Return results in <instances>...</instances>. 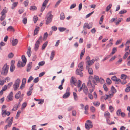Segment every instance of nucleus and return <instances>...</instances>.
Listing matches in <instances>:
<instances>
[{"label":"nucleus","mask_w":130,"mask_h":130,"mask_svg":"<svg viewBox=\"0 0 130 130\" xmlns=\"http://www.w3.org/2000/svg\"><path fill=\"white\" fill-rule=\"evenodd\" d=\"M121 110L120 109L118 110L116 112V114L118 116H120L121 113Z\"/></svg>","instance_id":"obj_59"},{"label":"nucleus","mask_w":130,"mask_h":130,"mask_svg":"<svg viewBox=\"0 0 130 130\" xmlns=\"http://www.w3.org/2000/svg\"><path fill=\"white\" fill-rule=\"evenodd\" d=\"M7 12V10L5 9H4L2 11L1 13V14H2L3 15H5L6 13Z\"/></svg>","instance_id":"obj_35"},{"label":"nucleus","mask_w":130,"mask_h":130,"mask_svg":"<svg viewBox=\"0 0 130 130\" xmlns=\"http://www.w3.org/2000/svg\"><path fill=\"white\" fill-rule=\"evenodd\" d=\"M83 70H81L80 69H77L76 71V74L77 75H79L80 77H82L83 76V73L82 72Z\"/></svg>","instance_id":"obj_10"},{"label":"nucleus","mask_w":130,"mask_h":130,"mask_svg":"<svg viewBox=\"0 0 130 130\" xmlns=\"http://www.w3.org/2000/svg\"><path fill=\"white\" fill-rule=\"evenodd\" d=\"M112 5L111 4H110L109 5L107 6L106 9V11H108L111 7Z\"/></svg>","instance_id":"obj_28"},{"label":"nucleus","mask_w":130,"mask_h":130,"mask_svg":"<svg viewBox=\"0 0 130 130\" xmlns=\"http://www.w3.org/2000/svg\"><path fill=\"white\" fill-rule=\"evenodd\" d=\"M51 11H50L47 14V15L49 16L47 18L46 22V24L47 25H48L49 23H50L52 20L53 16L51 14Z\"/></svg>","instance_id":"obj_5"},{"label":"nucleus","mask_w":130,"mask_h":130,"mask_svg":"<svg viewBox=\"0 0 130 130\" xmlns=\"http://www.w3.org/2000/svg\"><path fill=\"white\" fill-rule=\"evenodd\" d=\"M87 123L85 124V128L87 130H89L90 128H92L93 126L92 123V122L89 120H88L86 121Z\"/></svg>","instance_id":"obj_3"},{"label":"nucleus","mask_w":130,"mask_h":130,"mask_svg":"<svg viewBox=\"0 0 130 130\" xmlns=\"http://www.w3.org/2000/svg\"><path fill=\"white\" fill-rule=\"evenodd\" d=\"M83 63L82 62H81L78 65V67L79 69H81V70H83L84 69L83 67Z\"/></svg>","instance_id":"obj_19"},{"label":"nucleus","mask_w":130,"mask_h":130,"mask_svg":"<svg viewBox=\"0 0 130 130\" xmlns=\"http://www.w3.org/2000/svg\"><path fill=\"white\" fill-rule=\"evenodd\" d=\"M86 69L88 70L89 73L90 75L93 74V71L92 68L90 67L89 66H86Z\"/></svg>","instance_id":"obj_11"},{"label":"nucleus","mask_w":130,"mask_h":130,"mask_svg":"<svg viewBox=\"0 0 130 130\" xmlns=\"http://www.w3.org/2000/svg\"><path fill=\"white\" fill-rule=\"evenodd\" d=\"M122 19L121 18H120L118 19V20L116 22V25H118L119 23L121 22Z\"/></svg>","instance_id":"obj_37"},{"label":"nucleus","mask_w":130,"mask_h":130,"mask_svg":"<svg viewBox=\"0 0 130 130\" xmlns=\"http://www.w3.org/2000/svg\"><path fill=\"white\" fill-rule=\"evenodd\" d=\"M29 3V1L28 0H26L24 2L23 4L25 7H27Z\"/></svg>","instance_id":"obj_40"},{"label":"nucleus","mask_w":130,"mask_h":130,"mask_svg":"<svg viewBox=\"0 0 130 130\" xmlns=\"http://www.w3.org/2000/svg\"><path fill=\"white\" fill-rule=\"evenodd\" d=\"M130 91V86H128L125 89V91L126 92H128Z\"/></svg>","instance_id":"obj_54"},{"label":"nucleus","mask_w":130,"mask_h":130,"mask_svg":"<svg viewBox=\"0 0 130 130\" xmlns=\"http://www.w3.org/2000/svg\"><path fill=\"white\" fill-rule=\"evenodd\" d=\"M18 107V105H17V104H16L14 105L13 109H12V110L16 111Z\"/></svg>","instance_id":"obj_53"},{"label":"nucleus","mask_w":130,"mask_h":130,"mask_svg":"<svg viewBox=\"0 0 130 130\" xmlns=\"http://www.w3.org/2000/svg\"><path fill=\"white\" fill-rule=\"evenodd\" d=\"M38 18L36 16H34V17L33 21H34V23H35L38 20Z\"/></svg>","instance_id":"obj_49"},{"label":"nucleus","mask_w":130,"mask_h":130,"mask_svg":"<svg viewBox=\"0 0 130 130\" xmlns=\"http://www.w3.org/2000/svg\"><path fill=\"white\" fill-rule=\"evenodd\" d=\"M18 41L17 39H15L13 40L12 42V45L13 46H15L17 44Z\"/></svg>","instance_id":"obj_18"},{"label":"nucleus","mask_w":130,"mask_h":130,"mask_svg":"<svg viewBox=\"0 0 130 130\" xmlns=\"http://www.w3.org/2000/svg\"><path fill=\"white\" fill-rule=\"evenodd\" d=\"M32 64V62H29L27 65V72H29L31 67V65Z\"/></svg>","instance_id":"obj_14"},{"label":"nucleus","mask_w":130,"mask_h":130,"mask_svg":"<svg viewBox=\"0 0 130 130\" xmlns=\"http://www.w3.org/2000/svg\"><path fill=\"white\" fill-rule=\"evenodd\" d=\"M48 34L47 32L45 33L44 35L43 40H46L48 36Z\"/></svg>","instance_id":"obj_41"},{"label":"nucleus","mask_w":130,"mask_h":130,"mask_svg":"<svg viewBox=\"0 0 130 130\" xmlns=\"http://www.w3.org/2000/svg\"><path fill=\"white\" fill-rule=\"evenodd\" d=\"M13 117H11L10 119V120L9 121L8 123V125L9 126H10V125H11L12 122H13Z\"/></svg>","instance_id":"obj_34"},{"label":"nucleus","mask_w":130,"mask_h":130,"mask_svg":"<svg viewBox=\"0 0 130 130\" xmlns=\"http://www.w3.org/2000/svg\"><path fill=\"white\" fill-rule=\"evenodd\" d=\"M117 51V48L116 47L113 48L112 50L111 54L112 55L114 54Z\"/></svg>","instance_id":"obj_46"},{"label":"nucleus","mask_w":130,"mask_h":130,"mask_svg":"<svg viewBox=\"0 0 130 130\" xmlns=\"http://www.w3.org/2000/svg\"><path fill=\"white\" fill-rule=\"evenodd\" d=\"M21 94V92L20 91L18 92L16 94L15 96V98L17 99H18L20 97Z\"/></svg>","instance_id":"obj_21"},{"label":"nucleus","mask_w":130,"mask_h":130,"mask_svg":"<svg viewBox=\"0 0 130 130\" xmlns=\"http://www.w3.org/2000/svg\"><path fill=\"white\" fill-rule=\"evenodd\" d=\"M22 63V62L20 61L19 60L18 61V63L17 65V66L18 67H20Z\"/></svg>","instance_id":"obj_60"},{"label":"nucleus","mask_w":130,"mask_h":130,"mask_svg":"<svg viewBox=\"0 0 130 130\" xmlns=\"http://www.w3.org/2000/svg\"><path fill=\"white\" fill-rule=\"evenodd\" d=\"M70 95V93L66 92V93L63 95V98H66Z\"/></svg>","instance_id":"obj_20"},{"label":"nucleus","mask_w":130,"mask_h":130,"mask_svg":"<svg viewBox=\"0 0 130 130\" xmlns=\"http://www.w3.org/2000/svg\"><path fill=\"white\" fill-rule=\"evenodd\" d=\"M27 19L25 17L23 18L22 20V22L24 24H25L27 22Z\"/></svg>","instance_id":"obj_36"},{"label":"nucleus","mask_w":130,"mask_h":130,"mask_svg":"<svg viewBox=\"0 0 130 130\" xmlns=\"http://www.w3.org/2000/svg\"><path fill=\"white\" fill-rule=\"evenodd\" d=\"M109 95H107L106 94V97H107V98L108 99L109 98H111L113 96L112 94H111L110 93V92H109Z\"/></svg>","instance_id":"obj_47"},{"label":"nucleus","mask_w":130,"mask_h":130,"mask_svg":"<svg viewBox=\"0 0 130 130\" xmlns=\"http://www.w3.org/2000/svg\"><path fill=\"white\" fill-rule=\"evenodd\" d=\"M37 8L35 6H30V9L31 10H35L37 9Z\"/></svg>","instance_id":"obj_29"},{"label":"nucleus","mask_w":130,"mask_h":130,"mask_svg":"<svg viewBox=\"0 0 130 130\" xmlns=\"http://www.w3.org/2000/svg\"><path fill=\"white\" fill-rule=\"evenodd\" d=\"M27 105V103L26 102H24V103L22 105V109H23Z\"/></svg>","instance_id":"obj_52"},{"label":"nucleus","mask_w":130,"mask_h":130,"mask_svg":"<svg viewBox=\"0 0 130 130\" xmlns=\"http://www.w3.org/2000/svg\"><path fill=\"white\" fill-rule=\"evenodd\" d=\"M128 54L129 53L128 52H126L124 55L123 57V58L124 59H125L127 57L128 55Z\"/></svg>","instance_id":"obj_57"},{"label":"nucleus","mask_w":130,"mask_h":130,"mask_svg":"<svg viewBox=\"0 0 130 130\" xmlns=\"http://www.w3.org/2000/svg\"><path fill=\"white\" fill-rule=\"evenodd\" d=\"M82 87H83V90L84 93L86 95L88 93V91L87 87L86 86L85 83L82 84Z\"/></svg>","instance_id":"obj_8"},{"label":"nucleus","mask_w":130,"mask_h":130,"mask_svg":"<svg viewBox=\"0 0 130 130\" xmlns=\"http://www.w3.org/2000/svg\"><path fill=\"white\" fill-rule=\"evenodd\" d=\"M22 59L23 63H22L21 66L24 67L26 64L27 62V59L25 55H23L22 56Z\"/></svg>","instance_id":"obj_7"},{"label":"nucleus","mask_w":130,"mask_h":130,"mask_svg":"<svg viewBox=\"0 0 130 130\" xmlns=\"http://www.w3.org/2000/svg\"><path fill=\"white\" fill-rule=\"evenodd\" d=\"M43 40L42 37L40 36L38 38L35 44L34 50L35 51H37L38 48L39 44L40 43L42 42Z\"/></svg>","instance_id":"obj_2"},{"label":"nucleus","mask_w":130,"mask_h":130,"mask_svg":"<svg viewBox=\"0 0 130 130\" xmlns=\"http://www.w3.org/2000/svg\"><path fill=\"white\" fill-rule=\"evenodd\" d=\"M39 80V78L37 77L36 78H35L34 80V82L35 83H37V82Z\"/></svg>","instance_id":"obj_64"},{"label":"nucleus","mask_w":130,"mask_h":130,"mask_svg":"<svg viewBox=\"0 0 130 130\" xmlns=\"http://www.w3.org/2000/svg\"><path fill=\"white\" fill-rule=\"evenodd\" d=\"M48 44V42L46 41L45 42L43 45L42 47V50H44L45 47H46V46Z\"/></svg>","instance_id":"obj_23"},{"label":"nucleus","mask_w":130,"mask_h":130,"mask_svg":"<svg viewBox=\"0 0 130 130\" xmlns=\"http://www.w3.org/2000/svg\"><path fill=\"white\" fill-rule=\"evenodd\" d=\"M117 79V78L115 76H113L111 78V79L113 81H116Z\"/></svg>","instance_id":"obj_63"},{"label":"nucleus","mask_w":130,"mask_h":130,"mask_svg":"<svg viewBox=\"0 0 130 130\" xmlns=\"http://www.w3.org/2000/svg\"><path fill=\"white\" fill-rule=\"evenodd\" d=\"M106 82L108 84L110 85L111 84V81L109 78H107L106 79Z\"/></svg>","instance_id":"obj_45"},{"label":"nucleus","mask_w":130,"mask_h":130,"mask_svg":"<svg viewBox=\"0 0 130 130\" xmlns=\"http://www.w3.org/2000/svg\"><path fill=\"white\" fill-rule=\"evenodd\" d=\"M1 15L0 18V20L2 21L6 17L5 15H3L2 14H1Z\"/></svg>","instance_id":"obj_38"},{"label":"nucleus","mask_w":130,"mask_h":130,"mask_svg":"<svg viewBox=\"0 0 130 130\" xmlns=\"http://www.w3.org/2000/svg\"><path fill=\"white\" fill-rule=\"evenodd\" d=\"M92 27V23H90L89 24H88V23H85L83 26V28L84 29L85 28H87L88 29H90Z\"/></svg>","instance_id":"obj_9"},{"label":"nucleus","mask_w":130,"mask_h":130,"mask_svg":"<svg viewBox=\"0 0 130 130\" xmlns=\"http://www.w3.org/2000/svg\"><path fill=\"white\" fill-rule=\"evenodd\" d=\"M127 12L126 10L125 9H123L120 11L119 12V14H122L126 13Z\"/></svg>","instance_id":"obj_31"},{"label":"nucleus","mask_w":130,"mask_h":130,"mask_svg":"<svg viewBox=\"0 0 130 130\" xmlns=\"http://www.w3.org/2000/svg\"><path fill=\"white\" fill-rule=\"evenodd\" d=\"M65 15L64 13H61L60 16V19L61 20H63L64 19Z\"/></svg>","instance_id":"obj_25"},{"label":"nucleus","mask_w":130,"mask_h":130,"mask_svg":"<svg viewBox=\"0 0 130 130\" xmlns=\"http://www.w3.org/2000/svg\"><path fill=\"white\" fill-rule=\"evenodd\" d=\"M14 56V54L12 53H10L8 55V57L10 58H12Z\"/></svg>","instance_id":"obj_50"},{"label":"nucleus","mask_w":130,"mask_h":130,"mask_svg":"<svg viewBox=\"0 0 130 130\" xmlns=\"http://www.w3.org/2000/svg\"><path fill=\"white\" fill-rule=\"evenodd\" d=\"M106 119L107 123L109 125H111L115 124V123L114 122H113L111 123L109 119Z\"/></svg>","instance_id":"obj_33"},{"label":"nucleus","mask_w":130,"mask_h":130,"mask_svg":"<svg viewBox=\"0 0 130 130\" xmlns=\"http://www.w3.org/2000/svg\"><path fill=\"white\" fill-rule=\"evenodd\" d=\"M75 78L74 77H72L71 78L70 80V83L71 85V86H72L73 84L75 85V83L76 82L75 80Z\"/></svg>","instance_id":"obj_16"},{"label":"nucleus","mask_w":130,"mask_h":130,"mask_svg":"<svg viewBox=\"0 0 130 130\" xmlns=\"http://www.w3.org/2000/svg\"><path fill=\"white\" fill-rule=\"evenodd\" d=\"M103 87L105 91H107L108 90V89L107 88L106 85L105 84H104L103 85Z\"/></svg>","instance_id":"obj_62"},{"label":"nucleus","mask_w":130,"mask_h":130,"mask_svg":"<svg viewBox=\"0 0 130 130\" xmlns=\"http://www.w3.org/2000/svg\"><path fill=\"white\" fill-rule=\"evenodd\" d=\"M7 97L10 100H13V96L12 92H10L9 95Z\"/></svg>","instance_id":"obj_15"},{"label":"nucleus","mask_w":130,"mask_h":130,"mask_svg":"<svg viewBox=\"0 0 130 130\" xmlns=\"http://www.w3.org/2000/svg\"><path fill=\"white\" fill-rule=\"evenodd\" d=\"M59 31L60 32H63L65 31L66 29L64 27H59L58 28Z\"/></svg>","instance_id":"obj_42"},{"label":"nucleus","mask_w":130,"mask_h":130,"mask_svg":"<svg viewBox=\"0 0 130 130\" xmlns=\"http://www.w3.org/2000/svg\"><path fill=\"white\" fill-rule=\"evenodd\" d=\"M46 7V6H45V5H44V4H42V6L41 8V12L43 11H44V9H45V8Z\"/></svg>","instance_id":"obj_48"},{"label":"nucleus","mask_w":130,"mask_h":130,"mask_svg":"<svg viewBox=\"0 0 130 130\" xmlns=\"http://www.w3.org/2000/svg\"><path fill=\"white\" fill-rule=\"evenodd\" d=\"M127 77V76L126 75H125L124 74H122L121 75V78L122 79H125Z\"/></svg>","instance_id":"obj_51"},{"label":"nucleus","mask_w":130,"mask_h":130,"mask_svg":"<svg viewBox=\"0 0 130 130\" xmlns=\"http://www.w3.org/2000/svg\"><path fill=\"white\" fill-rule=\"evenodd\" d=\"M87 85L89 88H91V87L93 85H92L91 82L90 80H89L87 83Z\"/></svg>","instance_id":"obj_24"},{"label":"nucleus","mask_w":130,"mask_h":130,"mask_svg":"<svg viewBox=\"0 0 130 130\" xmlns=\"http://www.w3.org/2000/svg\"><path fill=\"white\" fill-rule=\"evenodd\" d=\"M9 68V66L7 65V64H5L3 67L1 74L4 76L7 75Z\"/></svg>","instance_id":"obj_1"},{"label":"nucleus","mask_w":130,"mask_h":130,"mask_svg":"<svg viewBox=\"0 0 130 130\" xmlns=\"http://www.w3.org/2000/svg\"><path fill=\"white\" fill-rule=\"evenodd\" d=\"M95 62V60L94 59H92L91 60L86 61V65L88 66H89L93 64Z\"/></svg>","instance_id":"obj_6"},{"label":"nucleus","mask_w":130,"mask_h":130,"mask_svg":"<svg viewBox=\"0 0 130 130\" xmlns=\"http://www.w3.org/2000/svg\"><path fill=\"white\" fill-rule=\"evenodd\" d=\"M18 2H14L12 5V9H13L15 7L17 6Z\"/></svg>","instance_id":"obj_43"},{"label":"nucleus","mask_w":130,"mask_h":130,"mask_svg":"<svg viewBox=\"0 0 130 130\" xmlns=\"http://www.w3.org/2000/svg\"><path fill=\"white\" fill-rule=\"evenodd\" d=\"M81 81L80 80H79L78 81V83L77 85V87L78 88H80L81 86Z\"/></svg>","instance_id":"obj_56"},{"label":"nucleus","mask_w":130,"mask_h":130,"mask_svg":"<svg viewBox=\"0 0 130 130\" xmlns=\"http://www.w3.org/2000/svg\"><path fill=\"white\" fill-rule=\"evenodd\" d=\"M39 29V27H38L36 28L34 30V35H36L38 33Z\"/></svg>","instance_id":"obj_22"},{"label":"nucleus","mask_w":130,"mask_h":130,"mask_svg":"<svg viewBox=\"0 0 130 130\" xmlns=\"http://www.w3.org/2000/svg\"><path fill=\"white\" fill-rule=\"evenodd\" d=\"M55 51L54 50L52 51L51 52L50 57V59L51 60H52L55 56Z\"/></svg>","instance_id":"obj_17"},{"label":"nucleus","mask_w":130,"mask_h":130,"mask_svg":"<svg viewBox=\"0 0 130 130\" xmlns=\"http://www.w3.org/2000/svg\"><path fill=\"white\" fill-rule=\"evenodd\" d=\"M110 92V93L111 94H112L113 96V94L116 92V89L113 86H112L111 88V91Z\"/></svg>","instance_id":"obj_13"},{"label":"nucleus","mask_w":130,"mask_h":130,"mask_svg":"<svg viewBox=\"0 0 130 130\" xmlns=\"http://www.w3.org/2000/svg\"><path fill=\"white\" fill-rule=\"evenodd\" d=\"M73 94L74 100L75 101L77 100H78V97L76 93L73 92Z\"/></svg>","instance_id":"obj_30"},{"label":"nucleus","mask_w":130,"mask_h":130,"mask_svg":"<svg viewBox=\"0 0 130 130\" xmlns=\"http://www.w3.org/2000/svg\"><path fill=\"white\" fill-rule=\"evenodd\" d=\"M20 82V80L18 78L15 81L14 84L13 85V88L14 91H16L18 88Z\"/></svg>","instance_id":"obj_4"},{"label":"nucleus","mask_w":130,"mask_h":130,"mask_svg":"<svg viewBox=\"0 0 130 130\" xmlns=\"http://www.w3.org/2000/svg\"><path fill=\"white\" fill-rule=\"evenodd\" d=\"M15 68V67L14 66L11 65L10 67V70L11 72H13Z\"/></svg>","instance_id":"obj_32"},{"label":"nucleus","mask_w":130,"mask_h":130,"mask_svg":"<svg viewBox=\"0 0 130 130\" xmlns=\"http://www.w3.org/2000/svg\"><path fill=\"white\" fill-rule=\"evenodd\" d=\"M122 40V39H120L119 40H117L116 43V44L117 45L118 44H119L121 42V41Z\"/></svg>","instance_id":"obj_55"},{"label":"nucleus","mask_w":130,"mask_h":130,"mask_svg":"<svg viewBox=\"0 0 130 130\" xmlns=\"http://www.w3.org/2000/svg\"><path fill=\"white\" fill-rule=\"evenodd\" d=\"M122 58L120 59L119 60L116 62V65H119V64L121 63L122 62Z\"/></svg>","instance_id":"obj_39"},{"label":"nucleus","mask_w":130,"mask_h":130,"mask_svg":"<svg viewBox=\"0 0 130 130\" xmlns=\"http://www.w3.org/2000/svg\"><path fill=\"white\" fill-rule=\"evenodd\" d=\"M90 109L91 111L93 112H94L95 111V108L93 106H91L90 107Z\"/></svg>","instance_id":"obj_44"},{"label":"nucleus","mask_w":130,"mask_h":130,"mask_svg":"<svg viewBox=\"0 0 130 130\" xmlns=\"http://www.w3.org/2000/svg\"><path fill=\"white\" fill-rule=\"evenodd\" d=\"M85 52V49L84 48L81 51L80 55V59H82V57L84 55Z\"/></svg>","instance_id":"obj_27"},{"label":"nucleus","mask_w":130,"mask_h":130,"mask_svg":"<svg viewBox=\"0 0 130 130\" xmlns=\"http://www.w3.org/2000/svg\"><path fill=\"white\" fill-rule=\"evenodd\" d=\"M89 88L90 92L91 93H92L94 90L95 89V86L93 85L91 87V88Z\"/></svg>","instance_id":"obj_26"},{"label":"nucleus","mask_w":130,"mask_h":130,"mask_svg":"<svg viewBox=\"0 0 130 130\" xmlns=\"http://www.w3.org/2000/svg\"><path fill=\"white\" fill-rule=\"evenodd\" d=\"M104 116L107 119L110 118V115L109 112L108 111H106L104 113Z\"/></svg>","instance_id":"obj_12"},{"label":"nucleus","mask_w":130,"mask_h":130,"mask_svg":"<svg viewBox=\"0 0 130 130\" xmlns=\"http://www.w3.org/2000/svg\"><path fill=\"white\" fill-rule=\"evenodd\" d=\"M62 0H59L56 3L55 6V7H56L58 5H59L60 3L61 2Z\"/></svg>","instance_id":"obj_58"},{"label":"nucleus","mask_w":130,"mask_h":130,"mask_svg":"<svg viewBox=\"0 0 130 130\" xmlns=\"http://www.w3.org/2000/svg\"><path fill=\"white\" fill-rule=\"evenodd\" d=\"M6 110H2V116L3 117H5V116H4V115L5 114L6 115Z\"/></svg>","instance_id":"obj_61"}]
</instances>
